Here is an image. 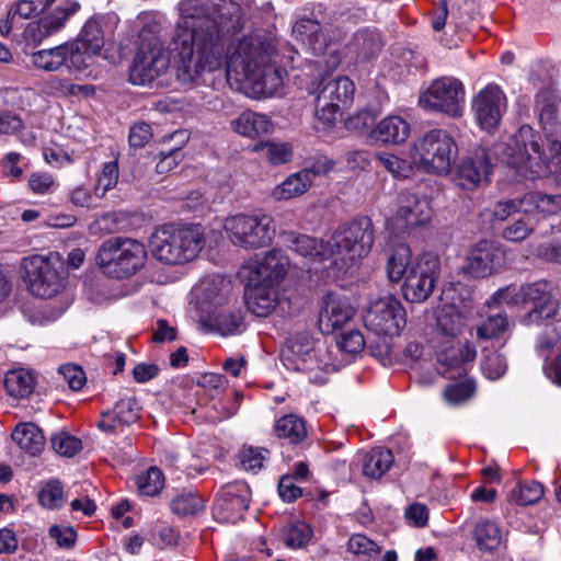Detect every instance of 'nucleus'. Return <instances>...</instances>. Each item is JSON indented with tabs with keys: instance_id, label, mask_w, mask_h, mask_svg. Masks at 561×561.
<instances>
[{
	"instance_id": "7c9ffc66",
	"label": "nucleus",
	"mask_w": 561,
	"mask_h": 561,
	"mask_svg": "<svg viewBox=\"0 0 561 561\" xmlns=\"http://www.w3.org/2000/svg\"><path fill=\"white\" fill-rule=\"evenodd\" d=\"M110 33L111 26L107 18L93 16L85 22L76 41L80 47H87L91 49L92 53L101 55Z\"/></svg>"
},
{
	"instance_id": "c03bdc74",
	"label": "nucleus",
	"mask_w": 561,
	"mask_h": 561,
	"mask_svg": "<svg viewBox=\"0 0 561 561\" xmlns=\"http://www.w3.org/2000/svg\"><path fill=\"white\" fill-rule=\"evenodd\" d=\"M481 371L490 380H497L507 370L506 357L495 350H483L481 358Z\"/></svg>"
},
{
	"instance_id": "cd10ccee",
	"label": "nucleus",
	"mask_w": 561,
	"mask_h": 561,
	"mask_svg": "<svg viewBox=\"0 0 561 561\" xmlns=\"http://www.w3.org/2000/svg\"><path fill=\"white\" fill-rule=\"evenodd\" d=\"M461 284H450L448 288L444 289V294L450 304L443 306L436 317V333L438 336L450 341H458V335L465 328V317L456 306L454 297H449V290H454L456 287H460Z\"/></svg>"
},
{
	"instance_id": "4468645a",
	"label": "nucleus",
	"mask_w": 561,
	"mask_h": 561,
	"mask_svg": "<svg viewBox=\"0 0 561 561\" xmlns=\"http://www.w3.org/2000/svg\"><path fill=\"white\" fill-rule=\"evenodd\" d=\"M170 56L158 43H142L129 70V81L135 85H147L162 76L169 68Z\"/></svg>"
},
{
	"instance_id": "6ab92c4d",
	"label": "nucleus",
	"mask_w": 561,
	"mask_h": 561,
	"mask_svg": "<svg viewBox=\"0 0 561 561\" xmlns=\"http://www.w3.org/2000/svg\"><path fill=\"white\" fill-rule=\"evenodd\" d=\"M432 215L431 202L426 196L409 191L401 193L394 216L399 228L412 229L424 226L431 221Z\"/></svg>"
},
{
	"instance_id": "0e129e2a",
	"label": "nucleus",
	"mask_w": 561,
	"mask_h": 561,
	"mask_svg": "<svg viewBox=\"0 0 561 561\" xmlns=\"http://www.w3.org/2000/svg\"><path fill=\"white\" fill-rule=\"evenodd\" d=\"M337 346L350 354L360 352L365 346V340L360 331L350 330L342 332L336 339Z\"/></svg>"
},
{
	"instance_id": "423d86ee",
	"label": "nucleus",
	"mask_w": 561,
	"mask_h": 561,
	"mask_svg": "<svg viewBox=\"0 0 561 561\" xmlns=\"http://www.w3.org/2000/svg\"><path fill=\"white\" fill-rule=\"evenodd\" d=\"M22 268L31 293L37 297L51 298L65 287L68 273L58 252L24 257Z\"/></svg>"
},
{
	"instance_id": "7ed1b4c3",
	"label": "nucleus",
	"mask_w": 561,
	"mask_h": 561,
	"mask_svg": "<svg viewBox=\"0 0 561 561\" xmlns=\"http://www.w3.org/2000/svg\"><path fill=\"white\" fill-rule=\"evenodd\" d=\"M496 305L508 306L531 305L533 308L524 314L525 325L540 324L543 320L552 319L559 313L560 302L556 297V285L546 279L526 284H510L499 288L492 296Z\"/></svg>"
},
{
	"instance_id": "338daca9",
	"label": "nucleus",
	"mask_w": 561,
	"mask_h": 561,
	"mask_svg": "<svg viewBox=\"0 0 561 561\" xmlns=\"http://www.w3.org/2000/svg\"><path fill=\"white\" fill-rule=\"evenodd\" d=\"M266 450L244 447L240 455V462L244 470L256 472L263 467V462L266 459Z\"/></svg>"
},
{
	"instance_id": "c756f323",
	"label": "nucleus",
	"mask_w": 561,
	"mask_h": 561,
	"mask_svg": "<svg viewBox=\"0 0 561 561\" xmlns=\"http://www.w3.org/2000/svg\"><path fill=\"white\" fill-rule=\"evenodd\" d=\"M248 309L257 317H266L278 304L277 287L267 284H249L244 291Z\"/></svg>"
},
{
	"instance_id": "de8ad7c7",
	"label": "nucleus",
	"mask_w": 561,
	"mask_h": 561,
	"mask_svg": "<svg viewBox=\"0 0 561 561\" xmlns=\"http://www.w3.org/2000/svg\"><path fill=\"white\" fill-rule=\"evenodd\" d=\"M312 528L306 523L287 525L282 530L284 543L291 549L305 547L312 537Z\"/></svg>"
},
{
	"instance_id": "58836bf2",
	"label": "nucleus",
	"mask_w": 561,
	"mask_h": 561,
	"mask_svg": "<svg viewBox=\"0 0 561 561\" xmlns=\"http://www.w3.org/2000/svg\"><path fill=\"white\" fill-rule=\"evenodd\" d=\"M350 47L360 60L367 61L380 51V35L376 31L358 30L354 34Z\"/></svg>"
},
{
	"instance_id": "5701e85b",
	"label": "nucleus",
	"mask_w": 561,
	"mask_h": 561,
	"mask_svg": "<svg viewBox=\"0 0 561 561\" xmlns=\"http://www.w3.org/2000/svg\"><path fill=\"white\" fill-rule=\"evenodd\" d=\"M289 259L282 250L274 249L257 260L250 272L249 284H267L278 286L285 278Z\"/></svg>"
},
{
	"instance_id": "bf43d9fd",
	"label": "nucleus",
	"mask_w": 561,
	"mask_h": 561,
	"mask_svg": "<svg viewBox=\"0 0 561 561\" xmlns=\"http://www.w3.org/2000/svg\"><path fill=\"white\" fill-rule=\"evenodd\" d=\"M119 425H130L135 423L139 416L137 401L134 398L119 400L113 411Z\"/></svg>"
},
{
	"instance_id": "2f4dec72",
	"label": "nucleus",
	"mask_w": 561,
	"mask_h": 561,
	"mask_svg": "<svg viewBox=\"0 0 561 561\" xmlns=\"http://www.w3.org/2000/svg\"><path fill=\"white\" fill-rule=\"evenodd\" d=\"M233 131L251 139L270 134L273 130L271 119L253 111H244L237 118L230 122Z\"/></svg>"
},
{
	"instance_id": "aec40b11",
	"label": "nucleus",
	"mask_w": 561,
	"mask_h": 561,
	"mask_svg": "<svg viewBox=\"0 0 561 561\" xmlns=\"http://www.w3.org/2000/svg\"><path fill=\"white\" fill-rule=\"evenodd\" d=\"M250 489L245 484L227 485L217 497L214 512L224 522L234 524L249 508Z\"/></svg>"
},
{
	"instance_id": "5fc2aeb1",
	"label": "nucleus",
	"mask_w": 561,
	"mask_h": 561,
	"mask_svg": "<svg viewBox=\"0 0 561 561\" xmlns=\"http://www.w3.org/2000/svg\"><path fill=\"white\" fill-rule=\"evenodd\" d=\"M137 486L142 495L153 496L163 486V473L157 467H151L145 474L137 478Z\"/></svg>"
},
{
	"instance_id": "6e6d98bb",
	"label": "nucleus",
	"mask_w": 561,
	"mask_h": 561,
	"mask_svg": "<svg viewBox=\"0 0 561 561\" xmlns=\"http://www.w3.org/2000/svg\"><path fill=\"white\" fill-rule=\"evenodd\" d=\"M376 161L397 179H408L412 174L410 163L390 153H376Z\"/></svg>"
},
{
	"instance_id": "20e7f679",
	"label": "nucleus",
	"mask_w": 561,
	"mask_h": 561,
	"mask_svg": "<svg viewBox=\"0 0 561 561\" xmlns=\"http://www.w3.org/2000/svg\"><path fill=\"white\" fill-rule=\"evenodd\" d=\"M205 242V232L199 225H163L152 232L150 249L159 262L179 265L196 259Z\"/></svg>"
},
{
	"instance_id": "c9c22d12",
	"label": "nucleus",
	"mask_w": 561,
	"mask_h": 561,
	"mask_svg": "<svg viewBox=\"0 0 561 561\" xmlns=\"http://www.w3.org/2000/svg\"><path fill=\"white\" fill-rule=\"evenodd\" d=\"M522 205H524V214L552 215L561 210V195L530 192L522 197Z\"/></svg>"
},
{
	"instance_id": "a19ab883",
	"label": "nucleus",
	"mask_w": 561,
	"mask_h": 561,
	"mask_svg": "<svg viewBox=\"0 0 561 561\" xmlns=\"http://www.w3.org/2000/svg\"><path fill=\"white\" fill-rule=\"evenodd\" d=\"M411 249L405 243H398L387 260L386 272L391 282H399L409 271L411 261Z\"/></svg>"
},
{
	"instance_id": "f257e3e1",
	"label": "nucleus",
	"mask_w": 561,
	"mask_h": 561,
	"mask_svg": "<svg viewBox=\"0 0 561 561\" xmlns=\"http://www.w3.org/2000/svg\"><path fill=\"white\" fill-rule=\"evenodd\" d=\"M170 42L176 78L195 82L205 71L219 69L225 60L228 78L247 84L257 96H273L284 84L279 43L265 30H255L231 43L244 26L242 7L232 0H184Z\"/></svg>"
},
{
	"instance_id": "393cba45",
	"label": "nucleus",
	"mask_w": 561,
	"mask_h": 561,
	"mask_svg": "<svg viewBox=\"0 0 561 561\" xmlns=\"http://www.w3.org/2000/svg\"><path fill=\"white\" fill-rule=\"evenodd\" d=\"M79 9V2L75 0H67L49 14L43 16L36 22L30 23L26 28L28 37L34 42L41 43L46 37L61 30L68 19L77 13Z\"/></svg>"
},
{
	"instance_id": "f8f14e48",
	"label": "nucleus",
	"mask_w": 561,
	"mask_h": 561,
	"mask_svg": "<svg viewBox=\"0 0 561 561\" xmlns=\"http://www.w3.org/2000/svg\"><path fill=\"white\" fill-rule=\"evenodd\" d=\"M465 88L460 80L453 77H440L421 92L420 105L425 110H433L451 117L462 114Z\"/></svg>"
},
{
	"instance_id": "72a5a7b5",
	"label": "nucleus",
	"mask_w": 561,
	"mask_h": 561,
	"mask_svg": "<svg viewBox=\"0 0 561 561\" xmlns=\"http://www.w3.org/2000/svg\"><path fill=\"white\" fill-rule=\"evenodd\" d=\"M373 135L382 142L401 144L410 135V125L400 116H389L379 122Z\"/></svg>"
},
{
	"instance_id": "b1692460",
	"label": "nucleus",
	"mask_w": 561,
	"mask_h": 561,
	"mask_svg": "<svg viewBox=\"0 0 561 561\" xmlns=\"http://www.w3.org/2000/svg\"><path fill=\"white\" fill-rule=\"evenodd\" d=\"M197 297L203 317L237 299L231 282L219 275L203 280Z\"/></svg>"
},
{
	"instance_id": "052dcab7",
	"label": "nucleus",
	"mask_w": 561,
	"mask_h": 561,
	"mask_svg": "<svg viewBox=\"0 0 561 561\" xmlns=\"http://www.w3.org/2000/svg\"><path fill=\"white\" fill-rule=\"evenodd\" d=\"M522 211L524 213V205L520 199H508L505 202L496 203L492 209H486L482 216L490 217L491 220L504 221L512 214Z\"/></svg>"
},
{
	"instance_id": "864d4df0",
	"label": "nucleus",
	"mask_w": 561,
	"mask_h": 561,
	"mask_svg": "<svg viewBox=\"0 0 561 561\" xmlns=\"http://www.w3.org/2000/svg\"><path fill=\"white\" fill-rule=\"evenodd\" d=\"M55 0H19L15 5L9 11L8 19L11 22L19 15L22 19H30L43 12Z\"/></svg>"
},
{
	"instance_id": "79ce46f5",
	"label": "nucleus",
	"mask_w": 561,
	"mask_h": 561,
	"mask_svg": "<svg viewBox=\"0 0 561 561\" xmlns=\"http://www.w3.org/2000/svg\"><path fill=\"white\" fill-rule=\"evenodd\" d=\"M32 64L45 71H55L67 62V45L38 50L31 56Z\"/></svg>"
},
{
	"instance_id": "f704fd0d",
	"label": "nucleus",
	"mask_w": 561,
	"mask_h": 561,
	"mask_svg": "<svg viewBox=\"0 0 561 561\" xmlns=\"http://www.w3.org/2000/svg\"><path fill=\"white\" fill-rule=\"evenodd\" d=\"M12 438L22 450L32 456L38 455L45 446L44 434L34 423L19 424L12 433Z\"/></svg>"
},
{
	"instance_id": "412c9836",
	"label": "nucleus",
	"mask_w": 561,
	"mask_h": 561,
	"mask_svg": "<svg viewBox=\"0 0 561 561\" xmlns=\"http://www.w3.org/2000/svg\"><path fill=\"white\" fill-rule=\"evenodd\" d=\"M293 34L297 41L305 45L313 55L321 56L325 53L332 56V67L340 64V58L334 56L336 49L328 41L322 26L318 21L310 19H300L293 25Z\"/></svg>"
},
{
	"instance_id": "9d476101",
	"label": "nucleus",
	"mask_w": 561,
	"mask_h": 561,
	"mask_svg": "<svg viewBox=\"0 0 561 561\" xmlns=\"http://www.w3.org/2000/svg\"><path fill=\"white\" fill-rule=\"evenodd\" d=\"M224 228L230 241L240 248L259 249L271 243L275 226L267 215H237L225 220Z\"/></svg>"
},
{
	"instance_id": "f03ea898",
	"label": "nucleus",
	"mask_w": 561,
	"mask_h": 561,
	"mask_svg": "<svg viewBox=\"0 0 561 561\" xmlns=\"http://www.w3.org/2000/svg\"><path fill=\"white\" fill-rule=\"evenodd\" d=\"M545 153L541 135L529 125L519 127L507 142H499L493 147V154L500 161L526 179L546 176L548 167Z\"/></svg>"
},
{
	"instance_id": "e2e57ef3",
	"label": "nucleus",
	"mask_w": 561,
	"mask_h": 561,
	"mask_svg": "<svg viewBox=\"0 0 561 561\" xmlns=\"http://www.w3.org/2000/svg\"><path fill=\"white\" fill-rule=\"evenodd\" d=\"M474 392L472 381H463L446 387L444 397L450 404H460L468 400Z\"/></svg>"
},
{
	"instance_id": "ea45409f",
	"label": "nucleus",
	"mask_w": 561,
	"mask_h": 561,
	"mask_svg": "<svg viewBox=\"0 0 561 561\" xmlns=\"http://www.w3.org/2000/svg\"><path fill=\"white\" fill-rule=\"evenodd\" d=\"M393 455L386 448H374L363 459V473L370 479H380L392 466Z\"/></svg>"
},
{
	"instance_id": "a878e982",
	"label": "nucleus",
	"mask_w": 561,
	"mask_h": 561,
	"mask_svg": "<svg viewBox=\"0 0 561 561\" xmlns=\"http://www.w3.org/2000/svg\"><path fill=\"white\" fill-rule=\"evenodd\" d=\"M499 259L500 252L495 245L488 240H481L469 251L461 271L470 277L483 278L493 274Z\"/></svg>"
},
{
	"instance_id": "a18cd8bd",
	"label": "nucleus",
	"mask_w": 561,
	"mask_h": 561,
	"mask_svg": "<svg viewBox=\"0 0 561 561\" xmlns=\"http://www.w3.org/2000/svg\"><path fill=\"white\" fill-rule=\"evenodd\" d=\"M543 496V485L537 481L519 482L508 495L518 505H533Z\"/></svg>"
},
{
	"instance_id": "4c0bfd02",
	"label": "nucleus",
	"mask_w": 561,
	"mask_h": 561,
	"mask_svg": "<svg viewBox=\"0 0 561 561\" xmlns=\"http://www.w3.org/2000/svg\"><path fill=\"white\" fill-rule=\"evenodd\" d=\"M3 383L9 396L15 399H24L33 392L35 378L31 371L19 368L8 371Z\"/></svg>"
},
{
	"instance_id": "680f3d73",
	"label": "nucleus",
	"mask_w": 561,
	"mask_h": 561,
	"mask_svg": "<svg viewBox=\"0 0 561 561\" xmlns=\"http://www.w3.org/2000/svg\"><path fill=\"white\" fill-rule=\"evenodd\" d=\"M39 503L46 508H57L61 506L62 500V486L57 480H50L41 490L38 494Z\"/></svg>"
},
{
	"instance_id": "13d9d810",
	"label": "nucleus",
	"mask_w": 561,
	"mask_h": 561,
	"mask_svg": "<svg viewBox=\"0 0 561 561\" xmlns=\"http://www.w3.org/2000/svg\"><path fill=\"white\" fill-rule=\"evenodd\" d=\"M265 152V157L272 164H283L290 161L293 157L291 148L286 144L264 142L255 147Z\"/></svg>"
},
{
	"instance_id": "69168bd1",
	"label": "nucleus",
	"mask_w": 561,
	"mask_h": 561,
	"mask_svg": "<svg viewBox=\"0 0 561 561\" xmlns=\"http://www.w3.org/2000/svg\"><path fill=\"white\" fill-rule=\"evenodd\" d=\"M549 154L545 153V162L548 167L546 174H552L557 181L561 182V141L550 140L548 145Z\"/></svg>"
},
{
	"instance_id": "ddd939ff",
	"label": "nucleus",
	"mask_w": 561,
	"mask_h": 561,
	"mask_svg": "<svg viewBox=\"0 0 561 561\" xmlns=\"http://www.w3.org/2000/svg\"><path fill=\"white\" fill-rule=\"evenodd\" d=\"M364 323L378 335H398L405 325V311L392 295H386L370 302Z\"/></svg>"
},
{
	"instance_id": "49530a36",
	"label": "nucleus",
	"mask_w": 561,
	"mask_h": 561,
	"mask_svg": "<svg viewBox=\"0 0 561 561\" xmlns=\"http://www.w3.org/2000/svg\"><path fill=\"white\" fill-rule=\"evenodd\" d=\"M204 507V500L193 492H183L171 502L172 512L182 517L196 515L202 512Z\"/></svg>"
},
{
	"instance_id": "3c124183",
	"label": "nucleus",
	"mask_w": 561,
	"mask_h": 561,
	"mask_svg": "<svg viewBox=\"0 0 561 561\" xmlns=\"http://www.w3.org/2000/svg\"><path fill=\"white\" fill-rule=\"evenodd\" d=\"M53 449L60 456L71 458L82 449V442L66 432H59L50 438Z\"/></svg>"
},
{
	"instance_id": "a211bd4d",
	"label": "nucleus",
	"mask_w": 561,
	"mask_h": 561,
	"mask_svg": "<svg viewBox=\"0 0 561 561\" xmlns=\"http://www.w3.org/2000/svg\"><path fill=\"white\" fill-rule=\"evenodd\" d=\"M439 374L455 379L467 373V364L476 357V351L459 341H442L436 351Z\"/></svg>"
},
{
	"instance_id": "0eeeda50",
	"label": "nucleus",
	"mask_w": 561,
	"mask_h": 561,
	"mask_svg": "<svg viewBox=\"0 0 561 561\" xmlns=\"http://www.w3.org/2000/svg\"><path fill=\"white\" fill-rule=\"evenodd\" d=\"M458 154V148L447 130L432 129L420 138L412 150L414 162L425 171L447 174Z\"/></svg>"
},
{
	"instance_id": "603ef678",
	"label": "nucleus",
	"mask_w": 561,
	"mask_h": 561,
	"mask_svg": "<svg viewBox=\"0 0 561 561\" xmlns=\"http://www.w3.org/2000/svg\"><path fill=\"white\" fill-rule=\"evenodd\" d=\"M347 550L356 556L376 559L380 553V547L367 536L362 534L353 535L347 541Z\"/></svg>"
},
{
	"instance_id": "4be33fe9",
	"label": "nucleus",
	"mask_w": 561,
	"mask_h": 561,
	"mask_svg": "<svg viewBox=\"0 0 561 561\" xmlns=\"http://www.w3.org/2000/svg\"><path fill=\"white\" fill-rule=\"evenodd\" d=\"M354 314L355 309L345 297L329 293L323 297L318 324L322 333L330 334L351 322Z\"/></svg>"
},
{
	"instance_id": "bb28decb",
	"label": "nucleus",
	"mask_w": 561,
	"mask_h": 561,
	"mask_svg": "<svg viewBox=\"0 0 561 561\" xmlns=\"http://www.w3.org/2000/svg\"><path fill=\"white\" fill-rule=\"evenodd\" d=\"M280 238L288 249L304 257L319 259L321 261L333 257L330 239L322 241L294 231L283 232Z\"/></svg>"
},
{
	"instance_id": "2eb2a0df",
	"label": "nucleus",
	"mask_w": 561,
	"mask_h": 561,
	"mask_svg": "<svg viewBox=\"0 0 561 561\" xmlns=\"http://www.w3.org/2000/svg\"><path fill=\"white\" fill-rule=\"evenodd\" d=\"M440 268L439 260L423 255L412 264L405 276L402 293L410 302H423L432 294Z\"/></svg>"
},
{
	"instance_id": "e433bc0d",
	"label": "nucleus",
	"mask_w": 561,
	"mask_h": 561,
	"mask_svg": "<svg viewBox=\"0 0 561 561\" xmlns=\"http://www.w3.org/2000/svg\"><path fill=\"white\" fill-rule=\"evenodd\" d=\"M274 432L279 439L291 445L301 443L307 437V427L304 419L287 414L275 422Z\"/></svg>"
},
{
	"instance_id": "09e8293b",
	"label": "nucleus",
	"mask_w": 561,
	"mask_h": 561,
	"mask_svg": "<svg viewBox=\"0 0 561 561\" xmlns=\"http://www.w3.org/2000/svg\"><path fill=\"white\" fill-rule=\"evenodd\" d=\"M510 325L511 323L505 312L491 314L478 327L477 335L479 339H496L508 331Z\"/></svg>"
},
{
	"instance_id": "774afa93",
	"label": "nucleus",
	"mask_w": 561,
	"mask_h": 561,
	"mask_svg": "<svg viewBox=\"0 0 561 561\" xmlns=\"http://www.w3.org/2000/svg\"><path fill=\"white\" fill-rule=\"evenodd\" d=\"M534 231V225L525 219H518L505 227L502 237L512 242L524 241Z\"/></svg>"
},
{
	"instance_id": "1a4fd4ad",
	"label": "nucleus",
	"mask_w": 561,
	"mask_h": 561,
	"mask_svg": "<svg viewBox=\"0 0 561 561\" xmlns=\"http://www.w3.org/2000/svg\"><path fill=\"white\" fill-rule=\"evenodd\" d=\"M328 348L312 341L308 333H298L289 337L282 351L284 366L294 371L333 370L334 365L328 360Z\"/></svg>"
},
{
	"instance_id": "37998d69",
	"label": "nucleus",
	"mask_w": 561,
	"mask_h": 561,
	"mask_svg": "<svg viewBox=\"0 0 561 561\" xmlns=\"http://www.w3.org/2000/svg\"><path fill=\"white\" fill-rule=\"evenodd\" d=\"M473 537L482 551H493L501 543V531L497 525L490 520H481L476 525Z\"/></svg>"
},
{
	"instance_id": "dca6fc26",
	"label": "nucleus",
	"mask_w": 561,
	"mask_h": 561,
	"mask_svg": "<svg viewBox=\"0 0 561 561\" xmlns=\"http://www.w3.org/2000/svg\"><path fill=\"white\" fill-rule=\"evenodd\" d=\"M471 107L481 129L492 133L506 110V96L497 84L490 83L473 96Z\"/></svg>"
},
{
	"instance_id": "39448f33",
	"label": "nucleus",
	"mask_w": 561,
	"mask_h": 561,
	"mask_svg": "<svg viewBox=\"0 0 561 561\" xmlns=\"http://www.w3.org/2000/svg\"><path fill=\"white\" fill-rule=\"evenodd\" d=\"M144 243L130 238L114 237L104 241L98 253L96 263L103 272L115 278H126L139 271L146 262Z\"/></svg>"
},
{
	"instance_id": "4d7b16f0",
	"label": "nucleus",
	"mask_w": 561,
	"mask_h": 561,
	"mask_svg": "<svg viewBox=\"0 0 561 561\" xmlns=\"http://www.w3.org/2000/svg\"><path fill=\"white\" fill-rule=\"evenodd\" d=\"M118 161L105 162L102 167L101 173L98 176V184L95 186V194L103 196L107 191L114 188L118 181Z\"/></svg>"
},
{
	"instance_id": "473e14b6",
	"label": "nucleus",
	"mask_w": 561,
	"mask_h": 561,
	"mask_svg": "<svg viewBox=\"0 0 561 561\" xmlns=\"http://www.w3.org/2000/svg\"><path fill=\"white\" fill-rule=\"evenodd\" d=\"M318 173L320 170L305 169L287 176L273 190V197L277 201H288L302 195L311 186L313 175Z\"/></svg>"
},
{
	"instance_id": "f3484780",
	"label": "nucleus",
	"mask_w": 561,
	"mask_h": 561,
	"mask_svg": "<svg viewBox=\"0 0 561 561\" xmlns=\"http://www.w3.org/2000/svg\"><path fill=\"white\" fill-rule=\"evenodd\" d=\"M491 172L489 151L483 147H478L457 164L454 180L457 186L463 190H473L482 180L488 181Z\"/></svg>"
},
{
	"instance_id": "c85d7f7f",
	"label": "nucleus",
	"mask_w": 561,
	"mask_h": 561,
	"mask_svg": "<svg viewBox=\"0 0 561 561\" xmlns=\"http://www.w3.org/2000/svg\"><path fill=\"white\" fill-rule=\"evenodd\" d=\"M207 325L222 335L237 334L244 329V314L237 299L205 316Z\"/></svg>"
},
{
	"instance_id": "6e6552de",
	"label": "nucleus",
	"mask_w": 561,
	"mask_h": 561,
	"mask_svg": "<svg viewBox=\"0 0 561 561\" xmlns=\"http://www.w3.org/2000/svg\"><path fill=\"white\" fill-rule=\"evenodd\" d=\"M375 241L374 226L368 217H359L348 225L341 226L330 237L333 256H341L345 264L369 254Z\"/></svg>"
},
{
	"instance_id": "8fccbe9b",
	"label": "nucleus",
	"mask_w": 561,
	"mask_h": 561,
	"mask_svg": "<svg viewBox=\"0 0 561 561\" xmlns=\"http://www.w3.org/2000/svg\"><path fill=\"white\" fill-rule=\"evenodd\" d=\"M67 45V62L71 68L77 71H83L90 68L94 58L99 56L96 53H92L87 47H80L78 42L66 44Z\"/></svg>"
},
{
	"instance_id": "9b49d317",
	"label": "nucleus",
	"mask_w": 561,
	"mask_h": 561,
	"mask_svg": "<svg viewBox=\"0 0 561 561\" xmlns=\"http://www.w3.org/2000/svg\"><path fill=\"white\" fill-rule=\"evenodd\" d=\"M354 92L353 81L344 76L320 83L316 98V118L322 123V128L331 127L337 114L350 108Z\"/></svg>"
}]
</instances>
